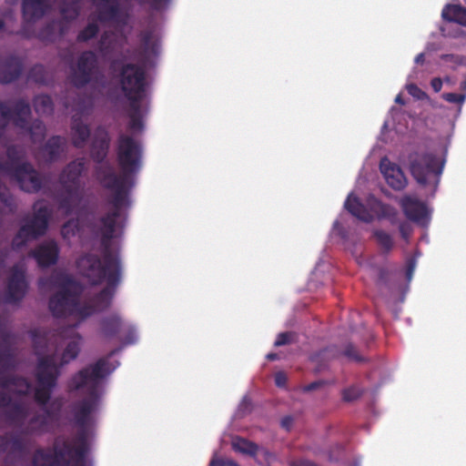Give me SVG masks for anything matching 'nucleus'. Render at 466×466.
Masks as SVG:
<instances>
[{"mask_svg":"<svg viewBox=\"0 0 466 466\" xmlns=\"http://www.w3.org/2000/svg\"><path fill=\"white\" fill-rule=\"evenodd\" d=\"M143 147L139 141L131 136L120 134L116 144V160L120 168L117 175L109 162L96 166V179L106 189L127 190L134 186V177L142 167Z\"/></svg>","mask_w":466,"mask_h":466,"instance_id":"2","label":"nucleus"},{"mask_svg":"<svg viewBox=\"0 0 466 466\" xmlns=\"http://www.w3.org/2000/svg\"><path fill=\"white\" fill-rule=\"evenodd\" d=\"M363 390L356 385H352L342 390V400L346 402H351L361 397Z\"/></svg>","mask_w":466,"mask_h":466,"instance_id":"44","label":"nucleus"},{"mask_svg":"<svg viewBox=\"0 0 466 466\" xmlns=\"http://www.w3.org/2000/svg\"><path fill=\"white\" fill-rule=\"evenodd\" d=\"M6 160L0 159V176L8 177L15 169L19 167L25 157L24 149L16 145H10L6 148ZM16 210V203L15 198L11 194L8 187L0 180V213L14 214Z\"/></svg>","mask_w":466,"mask_h":466,"instance_id":"11","label":"nucleus"},{"mask_svg":"<svg viewBox=\"0 0 466 466\" xmlns=\"http://www.w3.org/2000/svg\"><path fill=\"white\" fill-rule=\"evenodd\" d=\"M78 223L74 219L65 222L61 228V235L65 239H70L78 231Z\"/></svg>","mask_w":466,"mask_h":466,"instance_id":"43","label":"nucleus"},{"mask_svg":"<svg viewBox=\"0 0 466 466\" xmlns=\"http://www.w3.org/2000/svg\"><path fill=\"white\" fill-rule=\"evenodd\" d=\"M137 341L136 330L132 327H128L127 329V336L122 341L124 345L134 344Z\"/></svg>","mask_w":466,"mask_h":466,"instance_id":"54","label":"nucleus"},{"mask_svg":"<svg viewBox=\"0 0 466 466\" xmlns=\"http://www.w3.org/2000/svg\"><path fill=\"white\" fill-rule=\"evenodd\" d=\"M141 41V56L146 62L149 60L151 56H157L158 55V44L157 41H153V33L151 31H144L140 34Z\"/></svg>","mask_w":466,"mask_h":466,"instance_id":"32","label":"nucleus"},{"mask_svg":"<svg viewBox=\"0 0 466 466\" xmlns=\"http://www.w3.org/2000/svg\"><path fill=\"white\" fill-rule=\"evenodd\" d=\"M415 267L416 259L414 258H410L406 262V278L408 281L411 280Z\"/></svg>","mask_w":466,"mask_h":466,"instance_id":"53","label":"nucleus"},{"mask_svg":"<svg viewBox=\"0 0 466 466\" xmlns=\"http://www.w3.org/2000/svg\"><path fill=\"white\" fill-rule=\"evenodd\" d=\"M51 0H23V19L39 20L51 9Z\"/></svg>","mask_w":466,"mask_h":466,"instance_id":"23","label":"nucleus"},{"mask_svg":"<svg viewBox=\"0 0 466 466\" xmlns=\"http://www.w3.org/2000/svg\"><path fill=\"white\" fill-rule=\"evenodd\" d=\"M444 20L457 23L466 27V8L461 5H447L442 9Z\"/></svg>","mask_w":466,"mask_h":466,"instance_id":"33","label":"nucleus"},{"mask_svg":"<svg viewBox=\"0 0 466 466\" xmlns=\"http://www.w3.org/2000/svg\"><path fill=\"white\" fill-rule=\"evenodd\" d=\"M5 411V418L15 425H22L28 416V409L21 402L11 400V405Z\"/></svg>","mask_w":466,"mask_h":466,"instance_id":"31","label":"nucleus"},{"mask_svg":"<svg viewBox=\"0 0 466 466\" xmlns=\"http://www.w3.org/2000/svg\"><path fill=\"white\" fill-rule=\"evenodd\" d=\"M329 356L334 357L335 355L332 353L331 349H324L320 351L314 353L311 355L310 360L312 362H315L319 364V367L317 369L318 371H320L325 368V364L322 363V360L328 359Z\"/></svg>","mask_w":466,"mask_h":466,"instance_id":"46","label":"nucleus"},{"mask_svg":"<svg viewBox=\"0 0 466 466\" xmlns=\"http://www.w3.org/2000/svg\"><path fill=\"white\" fill-rule=\"evenodd\" d=\"M96 311V307L92 304L91 301L80 304L78 298L76 299V309H74V314L72 317L76 319V323L68 329L69 332H75V328L79 324V322L85 320L86 318L92 316Z\"/></svg>","mask_w":466,"mask_h":466,"instance_id":"34","label":"nucleus"},{"mask_svg":"<svg viewBox=\"0 0 466 466\" xmlns=\"http://www.w3.org/2000/svg\"><path fill=\"white\" fill-rule=\"evenodd\" d=\"M8 177L15 180L21 190L27 193H37L44 185V177L29 162H24L19 167L12 169Z\"/></svg>","mask_w":466,"mask_h":466,"instance_id":"15","label":"nucleus"},{"mask_svg":"<svg viewBox=\"0 0 466 466\" xmlns=\"http://www.w3.org/2000/svg\"><path fill=\"white\" fill-rule=\"evenodd\" d=\"M23 69V61L17 56L10 55L0 59V83L10 84L17 80L22 75Z\"/></svg>","mask_w":466,"mask_h":466,"instance_id":"19","label":"nucleus"},{"mask_svg":"<svg viewBox=\"0 0 466 466\" xmlns=\"http://www.w3.org/2000/svg\"><path fill=\"white\" fill-rule=\"evenodd\" d=\"M409 170L421 186H426L431 180L437 186L442 173L444 161L431 151H413L408 156Z\"/></svg>","mask_w":466,"mask_h":466,"instance_id":"10","label":"nucleus"},{"mask_svg":"<svg viewBox=\"0 0 466 466\" xmlns=\"http://www.w3.org/2000/svg\"><path fill=\"white\" fill-rule=\"evenodd\" d=\"M8 444H10V451L13 453H25L26 451V443L18 435L12 436L9 441L4 436H0L2 451H5Z\"/></svg>","mask_w":466,"mask_h":466,"instance_id":"35","label":"nucleus"},{"mask_svg":"<svg viewBox=\"0 0 466 466\" xmlns=\"http://www.w3.org/2000/svg\"><path fill=\"white\" fill-rule=\"evenodd\" d=\"M209 466H238L235 461L230 460H212Z\"/></svg>","mask_w":466,"mask_h":466,"instance_id":"56","label":"nucleus"},{"mask_svg":"<svg viewBox=\"0 0 466 466\" xmlns=\"http://www.w3.org/2000/svg\"><path fill=\"white\" fill-rule=\"evenodd\" d=\"M442 99L445 101L451 103V104H457L459 106H461L466 99V94H457V93H443L441 95Z\"/></svg>","mask_w":466,"mask_h":466,"instance_id":"48","label":"nucleus"},{"mask_svg":"<svg viewBox=\"0 0 466 466\" xmlns=\"http://www.w3.org/2000/svg\"><path fill=\"white\" fill-rule=\"evenodd\" d=\"M65 139L60 136L50 137L44 145L42 151L48 162H54L60 157L64 150Z\"/></svg>","mask_w":466,"mask_h":466,"instance_id":"29","label":"nucleus"},{"mask_svg":"<svg viewBox=\"0 0 466 466\" xmlns=\"http://www.w3.org/2000/svg\"><path fill=\"white\" fill-rule=\"evenodd\" d=\"M440 58L447 63H451L455 66L462 63V57L453 54H443L441 55Z\"/></svg>","mask_w":466,"mask_h":466,"instance_id":"51","label":"nucleus"},{"mask_svg":"<svg viewBox=\"0 0 466 466\" xmlns=\"http://www.w3.org/2000/svg\"><path fill=\"white\" fill-rule=\"evenodd\" d=\"M97 5V20L101 23L120 22L122 11L118 0H101Z\"/></svg>","mask_w":466,"mask_h":466,"instance_id":"25","label":"nucleus"},{"mask_svg":"<svg viewBox=\"0 0 466 466\" xmlns=\"http://www.w3.org/2000/svg\"><path fill=\"white\" fill-rule=\"evenodd\" d=\"M233 450L243 454L254 456L258 451V445L244 438H236L232 441Z\"/></svg>","mask_w":466,"mask_h":466,"instance_id":"39","label":"nucleus"},{"mask_svg":"<svg viewBox=\"0 0 466 466\" xmlns=\"http://www.w3.org/2000/svg\"><path fill=\"white\" fill-rule=\"evenodd\" d=\"M28 79L37 84H46L47 72L45 66L40 64L33 66L28 72Z\"/></svg>","mask_w":466,"mask_h":466,"instance_id":"42","label":"nucleus"},{"mask_svg":"<svg viewBox=\"0 0 466 466\" xmlns=\"http://www.w3.org/2000/svg\"><path fill=\"white\" fill-rule=\"evenodd\" d=\"M293 466H319L315 462L309 461V460H300L298 461L293 462Z\"/></svg>","mask_w":466,"mask_h":466,"instance_id":"61","label":"nucleus"},{"mask_svg":"<svg viewBox=\"0 0 466 466\" xmlns=\"http://www.w3.org/2000/svg\"><path fill=\"white\" fill-rule=\"evenodd\" d=\"M49 218L50 212L46 206L35 208L33 216L20 227L13 238L12 248L18 250L24 248L28 241L44 236L48 228Z\"/></svg>","mask_w":466,"mask_h":466,"instance_id":"12","label":"nucleus"},{"mask_svg":"<svg viewBox=\"0 0 466 466\" xmlns=\"http://www.w3.org/2000/svg\"><path fill=\"white\" fill-rule=\"evenodd\" d=\"M99 33V26L96 23H88L77 35L78 43H86L95 38Z\"/></svg>","mask_w":466,"mask_h":466,"instance_id":"41","label":"nucleus"},{"mask_svg":"<svg viewBox=\"0 0 466 466\" xmlns=\"http://www.w3.org/2000/svg\"><path fill=\"white\" fill-rule=\"evenodd\" d=\"M322 385H323V381H321V380L313 381V382L309 383L306 386H304L303 390L307 391V392L312 391V390L319 389Z\"/></svg>","mask_w":466,"mask_h":466,"instance_id":"60","label":"nucleus"},{"mask_svg":"<svg viewBox=\"0 0 466 466\" xmlns=\"http://www.w3.org/2000/svg\"><path fill=\"white\" fill-rule=\"evenodd\" d=\"M109 143L110 138L107 131L104 128H97L90 147V156L92 159L98 164L97 166H101L106 162L105 159L108 154Z\"/></svg>","mask_w":466,"mask_h":466,"instance_id":"21","label":"nucleus"},{"mask_svg":"<svg viewBox=\"0 0 466 466\" xmlns=\"http://www.w3.org/2000/svg\"><path fill=\"white\" fill-rule=\"evenodd\" d=\"M287 376L284 372L279 371L275 374V384L278 387H284L287 383Z\"/></svg>","mask_w":466,"mask_h":466,"instance_id":"57","label":"nucleus"},{"mask_svg":"<svg viewBox=\"0 0 466 466\" xmlns=\"http://www.w3.org/2000/svg\"><path fill=\"white\" fill-rule=\"evenodd\" d=\"M59 247L55 240H46L36 246L30 252L40 268H49L56 264L59 257Z\"/></svg>","mask_w":466,"mask_h":466,"instance_id":"18","label":"nucleus"},{"mask_svg":"<svg viewBox=\"0 0 466 466\" xmlns=\"http://www.w3.org/2000/svg\"><path fill=\"white\" fill-rule=\"evenodd\" d=\"M112 350L107 358H100L95 363L86 366L75 373L67 381L69 393L79 392L85 397L75 401L71 406L76 425L79 428L76 441L72 446L69 441L64 440L62 446L58 441L54 443V456L43 448L36 449L32 458V466H86L87 453L86 428L91 421V415L98 409L102 396V380L114 370L110 369L108 358L115 354Z\"/></svg>","mask_w":466,"mask_h":466,"instance_id":"1","label":"nucleus"},{"mask_svg":"<svg viewBox=\"0 0 466 466\" xmlns=\"http://www.w3.org/2000/svg\"><path fill=\"white\" fill-rule=\"evenodd\" d=\"M117 66L120 89L128 102L135 106L137 102L143 100L146 94V71L143 66L133 63L121 64L120 61L114 60L110 64L112 71H116Z\"/></svg>","mask_w":466,"mask_h":466,"instance_id":"8","label":"nucleus"},{"mask_svg":"<svg viewBox=\"0 0 466 466\" xmlns=\"http://www.w3.org/2000/svg\"><path fill=\"white\" fill-rule=\"evenodd\" d=\"M76 266L92 285L106 283V287L94 295L90 301L97 312L109 308L122 279V263H105L97 255L86 253L77 259Z\"/></svg>","mask_w":466,"mask_h":466,"instance_id":"3","label":"nucleus"},{"mask_svg":"<svg viewBox=\"0 0 466 466\" xmlns=\"http://www.w3.org/2000/svg\"><path fill=\"white\" fill-rule=\"evenodd\" d=\"M425 61L424 53H420L415 56L414 62L418 65H422Z\"/></svg>","mask_w":466,"mask_h":466,"instance_id":"62","label":"nucleus"},{"mask_svg":"<svg viewBox=\"0 0 466 466\" xmlns=\"http://www.w3.org/2000/svg\"><path fill=\"white\" fill-rule=\"evenodd\" d=\"M28 290L25 270L15 264L10 269L5 289V301L12 304L21 302Z\"/></svg>","mask_w":466,"mask_h":466,"instance_id":"16","label":"nucleus"},{"mask_svg":"<svg viewBox=\"0 0 466 466\" xmlns=\"http://www.w3.org/2000/svg\"><path fill=\"white\" fill-rule=\"evenodd\" d=\"M67 28L64 21L52 20L39 30L36 37L44 43H54L66 35Z\"/></svg>","mask_w":466,"mask_h":466,"instance_id":"24","label":"nucleus"},{"mask_svg":"<svg viewBox=\"0 0 466 466\" xmlns=\"http://www.w3.org/2000/svg\"><path fill=\"white\" fill-rule=\"evenodd\" d=\"M267 359H268V360H278V359H279V356H278V354H277V353H268V354L267 355Z\"/></svg>","mask_w":466,"mask_h":466,"instance_id":"64","label":"nucleus"},{"mask_svg":"<svg viewBox=\"0 0 466 466\" xmlns=\"http://www.w3.org/2000/svg\"><path fill=\"white\" fill-rule=\"evenodd\" d=\"M76 295L68 289L64 288L49 299V310L55 318L72 317L76 309Z\"/></svg>","mask_w":466,"mask_h":466,"instance_id":"17","label":"nucleus"},{"mask_svg":"<svg viewBox=\"0 0 466 466\" xmlns=\"http://www.w3.org/2000/svg\"><path fill=\"white\" fill-rule=\"evenodd\" d=\"M31 113V106L24 98L16 100L13 108L5 102L0 101V132H3L12 121L15 127L27 131L34 142L41 140L45 137L46 127L39 119L30 123Z\"/></svg>","mask_w":466,"mask_h":466,"instance_id":"7","label":"nucleus"},{"mask_svg":"<svg viewBox=\"0 0 466 466\" xmlns=\"http://www.w3.org/2000/svg\"><path fill=\"white\" fill-rule=\"evenodd\" d=\"M368 204L379 219H388L392 225L398 223V211L394 207L383 203L374 197L369 198Z\"/></svg>","mask_w":466,"mask_h":466,"instance_id":"26","label":"nucleus"},{"mask_svg":"<svg viewBox=\"0 0 466 466\" xmlns=\"http://www.w3.org/2000/svg\"><path fill=\"white\" fill-rule=\"evenodd\" d=\"M345 208L360 220L370 223L373 220V216L361 203L360 198L353 194H350L344 203Z\"/></svg>","mask_w":466,"mask_h":466,"instance_id":"27","label":"nucleus"},{"mask_svg":"<svg viewBox=\"0 0 466 466\" xmlns=\"http://www.w3.org/2000/svg\"><path fill=\"white\" fill-rule=\"evenodd\" d=\"M58 378L59 369L54 358L41 359L35 368L36 387L34 390V400L43 408V413L35 414L23 429V433L32 435L47 431L49 419L52 417L51 408L47 407V404L57 385Z\"/></svg>","mask_w":466,"mask_h":466,"instance_id":"4","label":"nucleus"},{"mask_svg":"<svg viewBox=\"0 0 466 466\" xmlns=\"http://www.w3.org/2000/svg\"><path fill=\"white\" fill-rule=\"evenodd\" d=\"M101 333L106 339L116 337L123 329V321L118 315L103 318L100 321Z\"/></svg>","mask_w":466,"mask_h":466,"instance_id":"30","label":"nucleus"},{"mask_svg":"<svg viewBox=\"0 0 466 466\" xmlns=\"http://www.w3.org/2000/svg\"><path fill=\"white\" fill-rule=\"evenodd\" d=\"M170 0H147L146 2L149 4L152 9L154 10H161L166 7Z\"/></svg>","mask_w":466,"mask_h":466,"instance_id":"55","label":"nucleus"},{"mask_svg":"<svg viewBox=\"0 0 466 466\" xmlns=\"http://www.w3.org/2000/svg\"><path fill=\"white\" fill-rule=\"evenodd\" d=\"M380 168L387 184L394 190H402L407 185V179L402 170L387 157L380 160Z\"/></svg>","mask_w":466,"mask_h":466,"instance_id":"20","label":"nucleus"},{"mask_svg":"<svg viewBox=\"0 0 466 466\" xmlns=\"http://www.w3.org/2000/svg\"><path fill=\"white\" fill-rule=\"evenodd\" d=\"M105 79L98 56L93 50L81 52L70 68L69 81L76 88H83L87 85H103Z\"/></svg>","mask_w":466,"mask_h":466,"instance_id":"9","label":"nucleus"},{"mask_svg":"<svg viewBox=\"0 0 466 466\" xmlns=\"http://www.w3.org/2000/svg\"><path fill=\"white\" fill-rule=\"evenodd\" d=\"M87 171L85 157L69 162L61 171L58 182L61 191L57 196L58 208L66 215H70L82 198V176Z\"/></svg>","mask_w":466,"mask_h":466,"instance_id":"6","label":"nucleus"},{"mask_svg":"<svg viewBox=\"0 0 466 466\" xmlns=\"http://www.w3.org/2000/svg\"><path fill=\"white\" fill-rule=\"evenodd\" d=\"M443 82L440 77H434L431 81V86L434 92L439 93L442 88Z\"/></svg>","mask_w":466,"mask_h":466,"instance_id":"59","label":"nucleus"},{"mask_svg":"<svg viewBox=\"0 0 466 466\" xmlns=\"http://www.w3.org/2000/svg\"><path fill=\"white\" fill-rule=\"evenodd\" d=\"M60 13L64 20L73 21L79 15L78 0L70 3L63 2L60 6Z\"/></svg>","mask_w":466,"mask_h":466,"instance_id":"40","label":"nucleus"},{"mask_svg":"<svg viewBox=\"0 0 466 466\" xmlns=\"http://www.w3.org/2000/svg\"><path fill=\"white\" fill-rule=\"evenodd\" d=\"M15 367V360L10 349L0 347V387L2 389L14 387L15 394L26 396L31 389L29 380L22 376L5 373L6 370H14Z\"/></svg>","mask_w":466,"mask_h":466,"instance_id":"13","label":"nucleus"},{"mask_svg":"<svg viewBox=\"0 0 466 466\" xmlns=\"http://www.w3.org/2000/svg\"><path fill=\"white\" fill-rule=\"evenodd\" d=\"M372 235L384 254H389L392 250L394 241L390 234L382 229H374Z\"/></svg>","mask_w":466,"mask_h":466,"instance_id":"37","label":"nucleus"},{"mask_svg":"<svg viewBox=\"0 0 466 466\" xmlns=\"http://www.w3.org/2000/svg\"><path fill=\"white\" fill-rule=\"evenodd\" d=\"M32 340H33V346L35 349V352L36 355H38V361L39 363L40 360L46 357H52L54 358L56 365L58 367L59 370L65 365L70 362L71 360H75L80 351L79 347V341L78 340H71L66 345V349L64 350L62 353L61 361L59 364L56 362V356L54 354H48L46 355V337L42 336L40 334L39 330H33L32 332ZM61 374V370H59V375Z\"/></svg>","mask_w":466,"mask_h":466,"instance_id":"14","label":"nucleus"},{"mask_svg":"<svg viewBox=\"0 0 466 466\" xmlns=\"http://www.w3.org/2000/svg\"><path fill=\"white\" fill-rule=\"evenodd\" d=\"M72 144L76 148H83L90 137V128L81 120L72 118Z\"/></svg>","mask_w":466,"mask_h":466,"instance_id":"28","label":"nucleus"},{"mask_svg":"<svg viewBox=\"0 0 466 466\" xmlns=\"http://www.w3.org/2000/svg\"><path fill=\"white\" fill-rule=\"evenodd\" d=\"M37 20H25L23 19V25L19 31H17L15 34L21 35L22 37L25 39L33 38L34 36H36L35 33L34 24Z\"/></svg>","mask_w":466,"mask_h":466,"instance_id":"45","label":"nucleus"},{"mask_svg":"<svg viewBox=\"0 0 466 466\" xmlns=\"http://www.w3.org/2000/svg\"><path fill=\"white\" fill-rule=\"evenodd\" d=\"M12 398L9 394L0 391V408H7L11 405Z\"/></svg>","mask_w":466,"mask_h":466,"instance_id":"58","label":"nucleus"},{"mask_svg":"<svg viewBox=\"0 0 466 466\" xmlns=\"http://www.w3.org/2000/svg\"><path fill=\"white\" fill-rule=\"evenodd\" d=\"M399 230H400V234L401 238L404 240H408L411 235L412 228H411L410 225L408 224L407 222H400L399 224Z\"/></svg>","mask_w":466,"mask_h":466,"instance_id":"52","label":"nucleus"},{"mask_svg":"<svg viewBox=\"0 0 466 466\" xmlns=\"http://www.w3.org/2000/svg\"><path fill=\"white\" fill-rule=\"evenodd\" d=\"M406 90L412 97L417 100H425L428 98V95L421 88H420L416 84H408L406 86Z\"/></svg>","mask_w":466,"mask_h":466,"instance_id":"47","label":"nucleus"},{"mask_svg":"<svg viewBox=\"0 0 466 466\" xmlns=\"http://www.w3.org/2000/svg\"><path fill=\"white\" fill-rule=\"evenodd\" d=\"M291 423V419L289 417H286L281 420V424L285 428H289V424Z\"/></svg>","mask_w":466,"mask_h":466,"instance_id":"63","label":"nucleus"},{"mask_svg":"<svg viewBox=\"0 0 466 466\" xmlns=\"http://www.w3.org/2000/svg\"><path fill=\"white\" fill-rule=\"evenodd\" d=\"M112 192L108 203L112 210L102 216L100 221V247L101 261L105 263H122L119 248H113L112 240L116 238V230L119 226L117 219L121 217L123 209L130 207L129 193L127 190L108 189Z\"/></svg>","mask_w":466,"mask_h":466,"instance_id":"5","label":"nucleus"},{"mask_svg":"<svg viewBox=\"0 0 466 466\" xmlns=\"http://www.w3.org/2000/svg\"><path fill=\"white\" fill-rule=\"evenodd\" d=\"M293 335L290 331L279 333L274 342V346L280 347L289 344L292 341Z\"/></svg>","mask_w":466,"mask_h":466,"instance_id":"50","label":"nucleus"},{"mask_svg":"<svg viewBox=\"0 0 466 466\" xmlns=\"http://www.w3.org/2000/svg\"><path fill=\"white\" fill-rule=\"evenodd\" d=\"M35 112L40 115H49L54 110L53 100L48 95H38L33 100Z\"/></svg>","mask_w":466,"mask_h":466,"instance_id":"36","label":"nucleus"},{"mask_svg":"<svg viewBox=\"0 0 466 466\" xmlns=\"http://www.w3.org/2000/svg\"><path fill=\"white\" fill-rule=\"evenodd\" d=\"M400 205L406 218L414 222H421L428 215L426 205L410 196H404Z\"/></svg>","mask_w":466,"mask_h":466,"instance_id":"22","label":"nucleus"},{"mask_svg":"<svg viewBox=\"0 0 466 466\" xmlns=\"http://www.w3.org/2000/svg\"><path fill=\"white\" fill-rule=\"evenodd\" d=\"M342 354L350 360L357 362H361L364 360V359L360 355L357 349L352 344H348Z\"/></svg>","mask_w":466,"mask_h":466,"instance_id":"49","label":"nucleus"},{"mask_svg":"<svg viewBox=\"0 0 466 466\" xmlns=\"http://www.w3.org/2000/svg\"><path fill=\"white\" fill-rule=\"evenodd\" d=\"M141 102H137L135 106L129 102V128L134 131H141L144 127L141 116Z\"/></svg>","mask_w":466,"mask_h":466,"instance_id":"38","label":"nucleus"}]
</instances>
